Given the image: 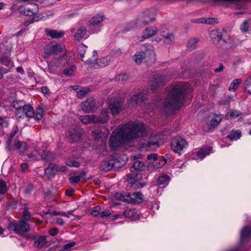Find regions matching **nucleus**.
Returning <instances> with one entry per match:
<instances>
[{
  "instance_id": "obj_1",
  "label": "nucleus",
  "mask_w": 251,
  "mask_h": 251,
  "mask_svg": "<svg viewBox=\"0 0 251 251\" xmlns=\"http://www.w3.org/2000/svg\"><path fill=\"white\" fill-rule=\"evenodd\" d=\"M146 133L143 125L130 121L119 126L112 133L109 138V145L112 149H115L126 142L144 136Z\"/></svg>"
},
{
  "instance_id": "obj_2",
  "label": "nucleus",
  "mask_w": 251,
  "mask_h": 251,
  "mask_svg": "<svg viewBox=\"0 0 251 251\" xmlns=\"http://www.w3.org/2000/svg\"><path fill=\"white\" fill-rule=\"evenodd\" d=\"M187 86L179 83L174 86L168 93L162 108L166 113H172L182 106L187 92Z\"/></svg>"
},
{
  "instance_id": "obj_3",
  "label": "nucleus",
  "mask_w": 251,
  "mask_h": 251,
  "mask_svg": "<svg viewBox=\"0 0 251 251\" xmlns=\"http://www.w3.org/2000/svg\"><path fill=\"white\" fill-rule=\"evenodd\" d=\"M116 198L126 201L128 203L135 204H139L143 201V194L139 192H135L133 193H128L124 196L121 197L120 193H116L115 195Z\"/></svg>"
},
{
  "instance_id": "obj_4",
  "label": "nucleus",
  "mask_w": 251,
  "mask_h": 251,
  "mask_svg": "<svg viewBox=\"0 0 251 251\" xmlns=\"http://www.w3.org/2000/svg\"><path fill=\"white\" fill-rule=\"evenodd\" d=\"M171 146L174 152L180 154L188 147V143L184 138L180 136H176L172 139Z\"/></svg>"
},
{
  "instance_id": "obj_5",
  "label": "nucleus",
  "mask_w": 251,
  "mask_h": 251,
  "mask_svg": "<svg viewBox=\"0 0 251 251\" xmlns=\"http://www.w3.org/2000/svg\"><path fill=\"white\" fill-rule=\"evenodd\" d=\"M8 228L19 235H23L25 232L30 230L29 225L24 220H21L19 224L15 221H11L9 223Z\"/></svg>"
},
{
  "instance_id": "obj_6",
  "label": "nucleus",
  "mask_w": 251,
  "mask_h": 251,
  "mask_svg": "<svg viewBox=\"0 0 251 251\" xmlns=\"http://www.w3.org/2000/svg\"><path fill=\"white\" fill-rule=\"evenodd\" d=\"M27 156L34 161L40 159L49 161L51 158V153L48 151L36 148L31 152L28 153Z\"/></svg>"
},
{
  "instance_id": "obj_7",
  "label": "nucleus",
  "mask_w": 251,
  "mask_h": 251,
  "mask_svg": "<svg viewBox=\"0 0 251 251\" xmlns=\"http://www.w3.org/2000/svg\"><path fill=\"white\" fill-rule=\"evenodd\" d=\"M118 156L116 154H112L110 155L108 160L102 162L100 164L101 169L103 171L108 172L114 167H119V158Z\"/></svg>"
},
{
  "instance_id": "obj_8",
  "label": "nucleus",
  "mask_w": 251,
  "mask_h": 251,
  "mask_svg": "<svg viewBox=\"0 0 251 251\" xmlns=\"http://www.w3.org/2000/svg\"><path fill=\"white\" fill-rule=\"evenodd\" d=\"M165 82V78L164 75L160 74L155 75L150 80V88L152 91H155L159 87L163 86Z\"/></svg>"
},
{
  "instance_id": "obj_9",
  "label": "nucleus",
  "mask_w": 251,
  "mask_h": 251,
  "mask_svg": "<svg viewBox=\"0 0 251 251\" xmlns=\"http://www.w3.org/2000/svg\"><path fill=\"white\" fill-rule=\"evenodd\" d=\"M104 19L103 16L98 15L93 17L89 21V28L94 32L99 31Z\"/></svg>"
},
{
  "instance_id": "obj_10",
  "label": "nucleus",
  "mask_w": 251,
  "mask_h": 251,
  "mask_svg": "<svg viewBox=\"0 0 251 251\" xmlns=\"http://www.w3.org/2000/svg\"><path fill=\"white\" fill-rule=\"evenodd\" d=\"M223 31L221 29L212 30L210 33V37L214 44L217 45L218 47L220 48L221 45L225 43V40L222 39V33Z\"/></svg>"
},
{
  "instance_id": "obj_11",
  "label": "nucleus",
  "mask_w": 251,
  "mask_h": 251,
  "mask_svg": "<svg viewBox=\"0 0 251 251\" xmlns=\"http://www.w3.org/2000/svg\"><path fill=\"white\" fill-rule=\"evenodd\" d=\"M79 120L80 121L85 124H88L90 123H100L102 124H104L106 123L107 119H102L100 118V117L96 116L94 115H83L79 117Z\"/></svg>"
},
{
  "instance_id": "obj_12",
  "label": "nucleus",
  "mask_w": 251,
  "mask_h": 251,
  "mask_svg": "<svg viewBox=\"0 0 251 251\" xmlns=\"http://www.w3.org/2000/svg\"><path fill=\"white\" fill-rule=\"evenodd\" d=\"M108 108L112 115H117L122 110L123 103L117 99H111L109 101Z\"/></svg>"
},
{
  "instance_id": "obj_13",
  "label": "nucleus",
  "mask_w": 251,
  "mask_h": 251,
  "mask_svg": "<svg viewBox=\"0 0 251 251\" xmlns=\"http://www.w3.org/2000/svg\"><path fill=\"white\" fill-rule=\"evenodd\" d=\"M148 55H154L153 48L152 46H150L149 50H146V52L140 51L136 53L134 56V61L137 64H140Z\"/></svg>"
},
{
  "instance_id": "obj_14",
  "label": "nucleus",
  "mask_w": 251,
  "mask_h": 251,
  "mask_svg": "<svg viewBox=\"0 0 251 251\" xmlns=\"http://www.w3.org/2000/svg\"><path fill=\"white\" fill-rule=\"evenodd\" d=\"M82 110L85 113L92 112L95 107V102L93 97L89 98L81 103Z\"/></svg>"
},
{
  "instance_id": "obj_15",
  "label": "nucleus",
  "mask_w": 251,
  "mask_h": 251,
  "mask_svg": "<svg viewBox=\"0 0 251 251\" xmlns=\"http://www.w3.org/2000/svg\"><path fill=\"white\" fill-rule=\"evenodd\" d=\"M31 238L35 240L33 247L39 250L44 248L48 243L47 237L45 235L32 236Z\"/></svg>"
},
{
  "instance_id": "obj_16",
  "label": "nucleus",
  "mask_w": 251,
  "mask_h": 251,
  "mask_svg": "<svg viewBox=\"0 0 251 251\" xmlns=\"http://www.w3.org/2000/svg\"><path fill=\"white\" fill-rule=\"evenodd\" d=\"M62 52V48L61 46L56 44L54 45H49L44 49V53L48 55L58 54Z\"/></svg>"
},
{
  "instance_id": "obj_17",
  "label": "nucleus",
  "mask_w": 251,
  "mask_h": 251,
  "mask_svg": "<svg viewBox=\"0 0 251 251\" xmlns=\"http://www.w3.org/2000/svg\"><path fill=\"white\" fill-rule=\"evenodd\" d=\"M146 99V96L144 94L140 93L139 94L133 95L128 100V105L131 106H133L136 104H139Z\"/></svg>"
},
{
  "instance_id": "obj_18",
  "label": "nucleus",
  "mask_w": 251,
  "mask_h": 251,
  "mask_svg": "<svg viewBox=\"0 0 251 251\" xmlns=\"http://www.w3.org/2000/svg\"><path fill=\"white\" fill-rule=\"evenodd\" d=\"M97 57L98 55L96 51L94 50L92 51H89V52L86 53L85 58L83 59V61L86 64L91 65L96 62Z\"/></svg>"
},
{
  "instance_id": "obj_19",
  "label": "nucleus",
  "mask_w": 251,
  "mask_h": 251,
  "mask_svg": "<svg viewBox=\"0 0 251 251\" xmlns=\"http://www.w3.org/2000/svg\"><path fill=\"white\" fill-rule=\"evenodd\" d=\"M151 14V11L148 10L144 13H143L139 17V22L145 25L149 23V22H152L154 21V19L153 18H151L150 17V15Z\"/></svg>"
},
{
  "instance_id": "obj_20",
  "label": "nucleus",
  "mask_w": 251,
  "mask_h": 251,
  "mask_svg": "<svg viewBox=\"0 0 251 251\" xmlns=\"http://www.w3.org/2000/svg\"><path fill=\"white\" fill-rule=\"evenodd\" d=\"M58 172V166L54 163H50L48 167L45 169V174L48 178L54 176L55 173Z\"/></svg>"
},
{
  "instance_id": "obj_21",
  "label": "nucleus",
  "mask_w": 251,
  "mask_h": 251,
  "mask_svg": "<svg viewBox=\"0 0 251 251\" xmlns=\"http://www.w3.org/2000/svg\"><path fill=\"white\" fill-rule=\"evenodd\" d=\"M161 140V136L159 135L152 134L147 142V146L149 147H151V146H156L158 147Z\"/></svg>"
},
{
  "instance_id": "obj_22",
  "label": "nucleus",
  "mask_w": 251,
  "mask_h": 251,
  "mask_svg": "<svg viewBox=\"0 0 251 251\" xmlns=\"http://www.w3.org/2000/svg\"><path fill=\"white\" fill-rule=\"evenodd\" d=\"M158 29L157 27L153 26L150 27H147L143 33L142 38L143 39H147L151 37L157 33Z\"/></svg>"
},
{
  "instance_id": "obj_23",
  "label": "nucleus",
  "mask_w": 251,
  "mask_h": 251,
  "mask_svg": "<svg viewBox=\"0 0 251 251\" xmlns=\"http://www.w3.org/2000/svg\"><path fill=\"white\" fill-rule=\"evenodd\" d=\"M46 34L52 39H57L63 37L64 32L62 31H58L56 30H50L46 29L45 30Z\"/></svg>"
},
{
  "instance_id": "obj_24",
  "label": "nucleus",
  "mask_w": 251,
  "mask_h": 251,
  "mask_svg": "<svg viewBox=\"0 0 251 251\" xmlns=\"http://www.w3.org/2000/svg\"><path fill=\"white\" fill-rule=\"evenodd\" d=\"M21 111L28 118H33L34 117L35 112L34 109L30 104H25Z\"/></svg>"
},
{
  "instance_id": "obj_25",
  "label": "nucleus",
  "mask_w": 251,
  "mask_h": 251,
  "mask_svg": "<svg viewBox=\"0 0 251 251\" xmlns=\"http://www.w3.org/2000/svg\"><path fill=\"white\" fill-rule=\"evenodd\" d=\"M14 148L20 153H23L27 149V145L25 142L19 140L14 141Z\"/></svg>"
},
{
  "instance_id": "obj_26",
  "label": "nucleus",
  "mask_w": 251,
  "mask_h": 251,
  "mask_svg": "<svg viewBox=\"0 0 251 251\" xmlns=\"http://www.w3.org/2000/svg\"><path fill=\"white\" fill-rule=\"evenodd\" d=\"M18 132H19L18 126H14L12 131L9 135L8 138L7 140L6 141V145L7 146H6V148L7 150H8L9 151L10 150V143H11L13 137L15 136V135L16 134H17L18 133Z\"/></svg>"
},
{
  "instance_id": "obj_27",
  "label": "nucleus",
  "mask_w": 251,
  "mask_h": 251,
  "mask_svg": "<svg viewBox=\"0 0 251 251\" xmlns=\"http://www.w3.org/2000/svg\"><path fill=\"white\" fill-rule=\"evenodd\" d=\"M251 236V227L246 226L244 227L241 233V241L243 242Z\"/></svg>"
},
{
  "instance_id": "obj_28",
  "label": "nucleus",
  "mask_w": 251,
  "mask_h": 251,
  "mask_svg": "<svg viewBox=\"0 0 251 251\" xmlns=\"http://www.w3.org/2000/svg\"><path fill=\"white\" fill-rule=\"evenodd\" d=\"M223 118V117L222 115H216L215 117L210 121V123L208 125L209 128H214L218 126L220 123L221 122Z\"/></svg>"
},
{
  "instance_id": "obj_29",
  "label": "nucleus",
  "mask_w": 251,
  "mask_h": 251,
  "mask_svg": "<svg viewBox=\"0 0 251 251\" xmlns=\"http://www.w3.org/2000/svg\"><path fill=\"white\" fill-rule=\"evenodd\" d=\"M124 214L125 217L130 218L132 220H137L139 218V215L134 210L132 209L125 210L124 212Z\"/></svg>"
},
{
  "instance_id": "obj_30",
  "label": "nucleus",
  "mask_w": 251,
  "mask_h": 251,
  "mask_svg": "<svg viewBox=\"0 0 251 251\" xmlns=\"http://www.w3.org/2000/svg\"><path fill=\"white\" fill-rule=\"evenodd\" d=\"M175 40L174 36L172 33H167L162 35V38L159 40H163L167 45H170Z\"/></svg>"
},
{
  "instance_id": "obj_31",
  "label": "nucleus",
  "mask_w": 251,
  "mask_h": 251,
  "mask_svg": "<svg viewBox=\"0 0 251 251\" xmlns=\"http://www.w3.org/2000/svg\"><path fill=\"white\" fill-rule=\"evenodd\" d=\"M145 169V165L143 162L140 160H135L133 162L131 171H132V170L134 169L138 171H142L144 170Z\"/></svg>"
},
{
  "instance_id": "obj_32",
  "label": "nucleus",
  "mask_w": 251,
  "mask_h": 251,
  "mask_svg": "<svg viewBox=\"0 0 251 251\" xmlns=\"http://www.w3.org/2000/svg\"><path fill=\"white\" fill-rule=\"evenodd\" d=\"M38 7L36 5H33L31 8H25L23 11V14L25 16H32L38 12Z\"/></svg>"
},
{
  "instance_id": "obj_33",
  "label": "nucleus",
  "mask_w": 251,
  "mask_h": 251,
  "mask_svg": "<svg viewBox=\"0 0 251 251\" xmlns=\"http://www.w3.org/2000/svg\"><path fill=\"white\" fill-rule=\"evenodd\" d=\"M126 176L127 177V181L131 184L135 183L142 178V174L140 173L137 174L136 175L134 174H128Z\"/></svg>"
},
{
  "instance_id": "obj_34",
  "label": "nucleus",
  "mask_w": 251,
  "mask_h": 251,
  "mask_svg": "<svg viewBox=\"0 0 251 251\" xmlns=\"http://www.w3.org/2000/svg\"><path fill=\"white\" fill-rule=\"evenodd\" d=\"M64 57V54H63L62 55L59 56L58 58H53L48 64V67L52 68L53 67H58L61 64V60Z\"/></svg>"
},
{
  "instance_id": "obj_35",
  "label": "nucleus",
  "mask_w": 251,
  "mask_h": 251,
  "mask_svg": "<svg viewBox=\"0 0 251 251\" xmlns=\"http://www.w3.org/2000/svg\"><path fill=\"white\" fill-rule=\"evenodd\" d=\"M110 60L111 57L110 56H106L97 59L96 62L99 67L103 68L107 66Z\"/></svg>"
},
{
  "instance_id": "obj_36",
  "label": "nucleus",
  "mask_w": 251,
  "mask_h": 251,
  "mask_svg": "<svg viewBox=\"0 0 251 251\" xmlns=\"http://www.w3.org/2000/svg\"><path fill=\"white\" fill-rule=\"evenodd\" d=\"M170 179V177L168 176L163 175L158 177L157 184L158 185H163L165 186L168 184Z\"/></svg>"
},
{
  "instance_id": "obj_37",
  "label": "nucleus",
  "mask_w": 251,
  "mask_h": 251,
  "mask_svg": "<svg viewBox=\"0 0 251 251\" xmlns=\"http://www.w3.org/2000/svg\"><path fill=\"white\" fill-rule=\"evenodd\" d=\"M77 49L81 58V60L83 61V59L86 56V53L89 52V51L87 50V47L83 44H80L78 46Z\"/></svg>"
},
{
  "instance_id": "obj_38",
  "label": "nucleus",
  "mask_w": 251,
  "mask_h": 251,
  "mask_svg": "<svg viewBox=\"0 0 251 251\" xmlns=\"http://www.w3.org/2000/svg\"><path fill=\"white\" fill-rule=\"evenodd\" d=\"M241 136V132L240 130H234L231 131L228 135L227 138L230 140H236L239 139Z\"/></svg>"
},
{
  "instance_id": "obj_39",
  "label": "nucleus",
  "mask_w": 251,
  "mask_h": 251,
  "mask_svg": "<svg viewBox=\"0 0 251 251\" xmlns=\"http://www.w3.org/2000/svg\"><path fill=\"white\" fill-rule=\"evenodd\" d=\"M211 150V147L209 146L206 147L198 151L197 154L199 157L203 158L206 155L209 153Z\"/></svg>"
},
{
  "instance_id": "obj_40",
  "label": "nucleus",
  "mask_w": 251,
  "mask_h": 251,
  "mask_svg": "<svg viewBox=\"0 0 251 251\" xmlns=\"http://www.w3.org/2000/svg\"><path fill=\"white\" fill-rule=\"evenodd\" d=\"M86 33V28L83 27H80L77 30L76 33L75 34V37L76 40L80 41L83 38Z\"/></svg>"
},
{
  "instance_id": "obj_41",
  "label": "nucleus",
  "mask_w": 251,
  "mask_h": 251,
  "mask_svg": "<svg viewBox=\"0 0 251 251\" xmlns=\"http://www.w3.org/2000/svg\"><path fill=\"white\" fill-rule=\"evenodd\" d=\"M43 115L44 110L43 107L41 105H39L36 109V111L33 118H34L35 120L39 121L43 118Z\"/></svg>"
},
{
  "instance_id": "obj_42",
  "label": "nucleus",
  "mask_w": 251,
  "mask_h": 251,
  "mask_svg": "<svg viewBox=\"0 0 251 251\" xmlns=\"http://www.w3.org/2000/svg\"><path fill=\"white\" fill-rule=\"evenodd\" d=\"M251 25V19L245 20L240 25V30L243 33L247 32Z\"/></svg>"
},
{
  "instance_id": "obj_43",
  "label": "nucleus",
  "mask_w": 251,
  "mask_h": 251,
  "mask_svg": "<svg viewBox=\"0 0 251 251\" xmlns=\"http://www.w3.org/2000/svg\"><path fill=\"white\" fill-rule=\"evenodd\" d=\"M25 103L24 100H14L13 102V107L17 110L21 111Z\"/></svg>"
},
{
  "instance_id": "obj_44",
  "label": "nucleus",
  "mask_w": 251,
  "mask_h": 251,
  "mask_svg": "<svg viewBox=\"0 0 251 251\" xmlns=\"http://www.w3.org/2000/svg\"><path fill=\"white\" fill-rule=\"evenodd\" d=\"M242 80L241 79H236L233 80L228 88V90L234 91L236 90L238 88L239 85L242 83Z\"/></svg>"
},
{
  "instance_id": "obj_45",
  "label": "nucleus",
  "mask_w": 251,
  "mask_h": 251,
  "mask_svg": "<svg viewBox=\"0 0 251 251\" xmlns=\"http://www.w3.org/2000/svg\"><path fill=\"white\" fill-rule=\"evenodd\" d=\"M197 22L212 25L217 23L218 19L216 18L200 19H198Z\"/></svg>"
},
{
  "instance_id": "obj_46",
  "label": "nucleus",
  "mask_w": 251,
  "mask_h": 251,
  "mask_svg": "<svg viewBox=\"0 0 251 251\" xmlns=\"http://www.w3.org/2000/svg\"><path fill=\"white\" fill-rule=\"evenodd\" d=\"M198 38H193L189 40L187 44V48L190 50H192L196 49V44L198 42Z\"/></svg>"
},
{
  "instance_id": "obj_47",
  "label": "nucleus",
  "mask_w": 251,
  "mask_h": 251,
  "mask_svg": "<svg viewBox=\"0 0 251 251\" xmlns=\"http://www.w3.org/2000/svg\"><path fill=\"white\" fill-rule=\"evenodd\" d=\"M89 90L88 87L81 88L77 91V97L80 99L83 98L89 92Z\"/></svg>"
},
{
  "instance_id": "obj_48",
  "label": "nucleus",
  "mask_w": 251,
  "mask_h": 251,
  "mask_svg": "<svg viewBox=\"0 0 251 251\" xmlns=\"http://www.w3.org/2000/svg\"><path fill=\"white\" fill-rule=\"evenodd\" d=\"M7 191V188L5 181L0 178V194L3 195Z\"/></svg>"
},
{
  "instance_id": "obj_49",
  "label": "nucleus",
  "mask_w": 251,
  "mask_h": 251,
  "mask_svg": "<svg viewBox=\"0 0 251 251\" xmlns=\"http://www.w3.org/2000/svg\"><path fill=\"white\" fill-rule=\"evenodd\" d=\"M66 164L69 167H78L80 165L79 162L71 159H68L66 161Z\"/></svg>"
},
{
  "instance_id": "obj_50",
  "label": "nucleus",
  "mask_w": 251,
  "mask_h": 251,
  "mask_svg": "<svg viewBox=\"0 0 251 251\" xmlns=\"http://www.w3.org/2000/svg\"><path fill=\"white\" fill-rule=\"evenodd\" d=\"M129 76L126 74H120L116 76V79L118 81L124 82L128 80Z\"/></svg>"
},
{
  "instance_id": "obj_51",
  "label": "nucleus",
  "mask_w": 251,
  "mask_h": 251,
  "mask_svg": "<svg viewBox=\"0 0 251 251\" xmlns=\"http://www.w3.org/2000/svg\"><path fill=\"white\" fill-rule=\"evenodd\" d=\"M241 115V112L236 110H232L229 112L226 115L231 118H237Z\"/></svg>"
},
{
  "instance_id": "obj_52",
  "label": "nucleus",
  "mask_w": 251,
  "mask_h": 251,
  "mask_svg": "<svg viewBox=\"0 0 251 251\" xmlns=\"http://www.w3.org/2000/svg\"><path fill=\"white\" fill-rule=\"evenodd\" d=\"M31 218V215L29 212L25 209L23 212V215L21 220H24V221H28Z\"/></svg>"
},
{
  "instance_id": "obj_53",
  "label": "nucleus",
  "mask_w": 251,
  "mask_h": 251,
  "mask_svg": "<svg viewBox=\"0 0 251 251\" xmlns=\"http://www.w3.org/2000/svg\"><path fill=\"white\" fill-rule=\"evenodd\" d=\"M0 62L1 64L5 66H8L10 63V61L9 58L5 55H2L0 57Z\"/></svg>"
},
{
  "instance_id": "obj_54",
  "label": "nucleus",
  "mask_w": 251,
  "mask_h": 251,
  "mask_svg": "<svg viewBox=\"0 0 251 251\" xmlns=\"http://www.w3.org/2000/svg\"><path fill=\"white\" fill-rule=\"evenodd\" d=\"M81 136V133L78 129L71 137L73 141L75 142L79 140Z\"/></svg>"
},
{
  "instance_id": "obj_55",
  "label": "nucleus",
  "mask_w": 251,
  "mask_h": 251,
  "mask_svg": "<svg viewBox=\"0 0 251 251\" xmlns=\"http://www.w3.org/2000/svg\"><path fill=\"white\" fill-rule=\"evenodd\" d=\"M75 69L74 66H71L69 69H65L63 71V74L67 76H72L73 75V72Z\"/></svg>"
},
{
  "instance_id": "obj_56",
  "label": "nucleus",
  "mask_w": 251,
  "mask_h": 251,
  "mask_svg": "<svg viewBox=\"0 0 251 251\" xmlns=\"http://www.w3.org/2000/svg\"><path fill=\"white\" fill-rule=\"evenodd\" d=\"M100 207L99 206H96L94 207L91 212V214L95 217H98L99 218Z\"/></svg>"
},
{
  "instance_id": "obj_57",
  "label": "nucleus",
  "mask_w": 251,
  "mask_h": 251,
  "mask_svg": "<svg viewBox=\"0 0 251 251\" xmlns=\"http://www.w3.org/2000/svg\"><path fill=\"white\" fill-rule=\"evenodd\" d=\"M81 179V176H72L69 178V181L72 184H75L78 183Z\"/></svg>"
},
{
  "instance_id": "obj_58",
  "label": "nucleus",
  "mask_w": 251,
  "mask_h": 251,
  "mask_svg": "<svg viewBox=\"0 0 251 251\" xmlns=\"http://www.w3.org/2000/svg\"><path fill=\"white\" fill-rule=\"evenodd\" d=\"M9 125L8 121L6 120V117L0 116V125L2 127H7Z\"/></svg>"
},
{
  "instance_id": "obj_59",
  "label": "nucleus",
  "mask_w": 251,
  "mask_h": 251,
  "mask_svg": "<svg viewBox=\"0 0 251 251\" xmlns=\"http://www.w3.org/2000/svg\"><path fill=\"white\" fill-rule=\"evenodd\" d=\"M93 136L96 139H98L101 137V132L99 129H95L92 131Z\"/></svg>"
},
{
  "instance_id": "obj_60",
  "label": "nucleus",
  "mask_w": 251,
  "mask_h": 251,
  "mask_svg": "<svg viewBox=\"0 0 251 251\" xmlns=\"http://www.w3.org/2000/svg\"><path fill=\"white\" fill-rule=\"evenodd\" d=\"M110 211L109 210H105L103 211L100 212L99 218H103L104 217H108L110 215Z\"/></svg>"
},
{
  "instance_id": "obj_61",
  "label": "nucleus",
  "mask_w": 251,
  "mask_h": 251,
  "mask_svg": "<svg viewBox=\"0 0 251 251\" xmlns=\"http://www.w3.org/2000/svg\"><path fill=\"white\" fill-rule=\"evenodd\" d=\"M158 158V155L156 153H151L149 154L147 158L149 160H151V159H153L154 161H156Z\"/></svg>"
},
{
  "instance_id": "obj_62",
  "label": "nucleus",
  "mask_w": 251,
  "mask_h": 251,
  "mask_svg": "<svg viewBox=\"0 0 251 251\" xmlns=\"http://www.w3.org/2000/svg\"><path fill=\"white\" fill-rule=\"evenodd\" d=\"M78 129L75 127L74 126H71L69 129V133L70 137L72 136L73 135Z\"/></svg>"
},
{
  "instance_id": "obj_63",
  "label": "nucleus",
  "mask_w": 251,
  "mask_h": 251,
  "mask_svg": "<svg viewBox=\"0 0 251 251\" xmlns=\"http://www.w3.org/2000/svg\"><path fill=\"white\" fill-rule=\"evenodd\" d=\"M164 165V163L163 161L162 163L160 162H155L153 164V166L154 169H157L162 167Z\"/></svg>"
},
{
  "instance_id": "obj_64",
  "label": "nucleus",
  "mask_w": 251,
  "mask_h": 251,
  "mask_svg": "<svg viewBox=\"0 0 251 251\" xmlns=\"http://www.w3.org/2000/svg\"><path fill=\"white\" fill-rule=\"evenodd\" d=\"M33 189V186L32 184H29L26 186L25 189V192L26 194H29L30 193Z\"/></svg>"
}]
</instances>
